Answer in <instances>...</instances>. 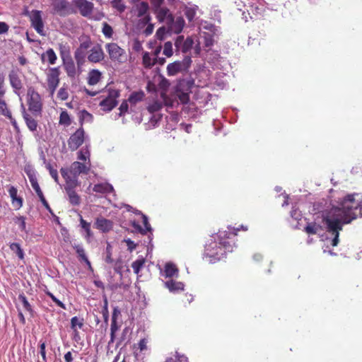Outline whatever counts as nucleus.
<instances>
[{"instance_id":"nucleus-1","label":"nucleus","mask_w":362,"mask_h":362,"mask_svg":"<svg viewBox=\"0 0 362 362\" xmlns=\"http://www.w3.org/2000/svg\"><path fill=\"white\" fill-rule=\"evenodd\" d=\"M356 196L358 195L348 194L336 204H332L326 209L315 214L314 221L308 223L305 231L308 234H316L322 241L337 246L343 226L362 217V199L358 201Z\"/></svg>"},{"instance_id":"nucleus-2","label":"nucleus","mask_w":362,"mask_h":362,"mask_svg":"<svg viewBox=\"0 0 362 362\" xmlns=\"http://www.w3.org/2000/svg\"><path fill=\"white\" fill-rule=\"evenodd\" d=\"M231 234V231L219 230L211 236L205 245L204 258L210 263H215L222 259L227 252H232L234 244L230 238Z\"/></svg>"},{"instance_id":"nucleus-3","label":"nucleus","mask_w":362,"mask_h":362,"mask_svg":"<svg viewBox=\"0 0 362 362\" xmlns=\"http://www.w3.org/2000/svg\"><path fill=\"white\" fill-rule=\"evenodd\" d=\"M90 167V163L89 162L82 163L75 161L69 169L62 168L60 171L66 182L71 186H77L78 185V176L81 173H87Z\"/></svg>"},{"instance_id":"nucleus-4","label":"nucleus","mask_w":362,"mask_h":362,"mask_svg":"<svg viewBox=\"0 0 362 362\" xmlns=\"http://www.w3.org/2000/svg\"><path fill=\"white\" fill-rule=\"evenodd\" d=\"M191 83L185 80L179 81L175 88V95L182 103H187L189 100Z\"/></svg>"},{"instance_id":"nucleus-5","label":"nucleus","mask_w":362,"mask_h":362,"mask_svg":"<svg viewBox=\"0 0 362 362\" xmlns=\"http://www.w3.org/2000/svg\"><path fill=\"white\" fill-rule=\"evenodd\" d=\"M105 48L111 60L122 63L127 59L125 51L117 44L114 42L107 43Z\"/></svg>"},{"instance_id":"nucleus-6","label":"nucleus","mask_w":362,"mask_h":362,"mask_svg":"<svg viewBox=\"0 0 362 362\" xmlns=\"http://www.w3.org/2000/svg\"><path fill=\"white\" fill-rule=\"evenodd\" d=\"M119 91L117 90H110L107 95L100 102V106L104 111L112 110L117 104V99L119 97Z\"/></svg>"},{"instance_id":"nucleus-7","label":"nucleus","mask_w":362,"mask_h":362,"mask_svg":"<svg viewBox=\"0 0 362 362\" xmlns=\"http://www.w3.org/2000/svg\"><path fill=\"white\" fill-rule=\"evenodd\" d=\"M28 98L29 110L35 114H40L42 110V101L40 94L33 89H29Z\"/></svg>"},{"instance_id":"nucleus-8","label":"nucleus","mask_w":362,"mask_h":362,"mask_svg":"<svg viewBox=\"0 0 362 362\" xmlns=\"http://www.w3.org/2000/svg\"><path fill=\"white\" fill-rule=\"evenodd\" d=\"M191 62L190 58H185L182 61H176L167 66L168 76H175L179 73L186 71Z\"/></svg>"},{"instance_id":"nucleus-9","label":"nucleus","mask_w":362,"mask_h":362,"mask_svg":"<svg viewBox=\"0 0 362 362\" xmlns=\"http://www.w3.org/2000/svg\"><path fill=\"white\" fill-rule=\"evenodd\" d=\"M59 71L58 68H52L47 74V86L50 95L52 96L59 83Z\"/></svg>"},{"instance_id":"nucleus-10","label":"nucleus","mask_w":362,"mask_h":362,"mask_svg":"<svg viewBox=\"0 0 362 362\" xmlns=\"http://www.w3.org/2000/svg\"><path fill=\"white\" fill-rule=\"evenodd\" d=\"M160 276L165 280L177 279L179 276V270L173 262H166L163 267L160 269Z\"/></svg>"},{"instance_id":"nucleus-11","label":"nucleus","mask_w":362,"mask_h":362,"mask_svg":"<svg viewBox=\"0 0 362 362\" xmlns=\"http://www.w3.org/2000/svg\"><path fill=\"white\" fill-rule=\"evenodd\" d=\"M30 18L32 26L35 28L37 33L45 35L44 23L42 18V13L40 11L33 10L30 13Z\"/></svg>"},{"instance_id":"nucleus-12","label":"nucleus","mask_w":362,"mask_h":362,"mask_svg":"<svg viewBox=\"0 0 362 362\" xmlns=\"http://www.w3.org/2000/svg\"><path fill=\"white\" fill-rule=\"evenodd\" d=\"M84 141V131L82 129L76 130L69 138L68 144L69 148L74 151L77 149Z\"/></svg>"},{"instance_id":"nucleus-13","label":"nucleus","mask_w":362,"mask_h":362,"mask_svg":"<svg viewBox=\"0 0 362 362\" xmlns=\"http://www.w3.org/2000/svg\"><path fill=\"white\" fill-rule=\"evenodd\" d=\"M8 79L14 93L19 95V91L23 88V83L20 78L18 71L11 70L8 74Z\"/></svg>"},{"instance_id":"nucleus-14","label":"nucleus","mask_w":362,"mask_h":362,"mask_svg":"<svg viewBox=\"0 0 362 362\" xmlns=\"http://www.w3.org/2000/svg\"><path fill=\"white\" fill-rule=\"evenodd\" d=\"M104 52L100 45L93 47L88 55V59L92 63H98L104 59Z\"/></svg>"},{"instance_id":"nucleus-15","label":"nucleus","mask_w":362,"mask_h":362,"mask_svg":"<svg viewBox=\"0 0 362 362\" xmlns=\"http://www.w3.org/2000/svg\"><path fill=\"white\" fill-rule=\"evenodd\" d=\"M164 286L170 293H177L183 291L185 284L182 281H177L176 279L163 280Z\"/></svg>"},{"instance_id":"nucleus-16","label":"nucleus","mask_w":362,"mask_h":362,"mask_svg":"<svg viewBox=\"0 0 362 362\" xmlns=\"http://www.w3.org/2000/svg\"><path fill=\"white\" fill-rule=\"evenodd\" d=\"M74 4L82 16H88L92 13L93 4L91 2L86 0H75Z\"/></svg>"},{"instance_id":"nucleus-17","label":"nucleus","mask_w":362,"mask_h":362,"mask_svg":"<svg viewBox=\"0 0 362 362\" xmlns=\"http://www.w3.org/2000/svg\"><path fill=\"white\" fill-rule=\"evenodd\" d=\"M193 44L194 41L192 37H187L185 40L183 36H178L175 42L177 49L182 52H188L192 48Z\"/></svg>"},{"instance_id":"nucleus-18","label":"nucleus","mask_w":362,"mask_h":362,"mask_svg":"<svg viewBox=\"0 0 362 362\" xmlns=\"http://www.w3.org/2000/svg\"><path fill=\"white\" fill-rule=\"evenodd\" d=\"M157 18L159 21L165 23L166 25L172 22L173 16L170 11L166 8H158L156 9Z\"/></svg>"},{"instance_id":"nucleus-19","label":"nucleus","mask_w":362,"mask_h":362,"mask_svg":"<svg viewBox=\"0 0 362 362\" xmlns=\"http://www.w3.org/2000/svg\"><path fill=\"white\" fill-rule=\"evenodd\" d=\"M63 64L69 77L75 78L78 75L79 69L76 67L75 63L74 62L72 58L63 61Z\"/></svg>"},{"instance_id":"nucleus-20","label":"nucleus","mask_w":362,"mask_h":362,"mask_svg":"<svg viewBox=\"0 0 362 362\" xmlns=\"http://www.w3.org/2000/svg\"><path fill=\"white\" fill-rule=\"evenodd\" d=\"M95 226L102 232H108L112 230L113 227L112 222L103 217L97 218L95 222Z\"/></svg>"},{"instance_id":"nucleus-21","label":"nucleus","mask_w":362,"mask_h":362,"mask_svg":"<svg viewBox=\"0 0 362 362\" xmlns=\"http://www.w3.org/2000/svg\"><path fill=\"white\" fill-rule=\"evenodd\" d=\"M170 32L180 33L185 25V20L182 17H177L175 19L172 18V22L167 25Z\"/></svg>"},{"instance_id":"nucleus-22","label":"nucleus","mask_w":362,"mask_h":362,"mask_svg":"<svg viewBox=\"0 0 362 362\" xmlns=\"http://www.w3.org/2000/svg\"><path fill=\"white\" fill-rule=\"evenodd\" d=\"M136 213H137L138 214L141 215V217L142 218V222H143V224H144V228L140 226L135 221H133V223H132L133 227L136 230H139L140 233H141L143 234H145L148 231H150L151 230V228L150 224H149V223L148 221L147 217L145 215H144L143 214H141L140 211H136Z\"/></svg>"},{"instance_id":"nucleus-23","label":"nucleus","mask_w":362,"mask_h":362,"mask_svg":"<svg viewBox=\"0 0 362 362\" xmlns=\"http://www.w3.org/2000/svg\"><path fill=\"white\" fill-rule=\"evenodd\" d=\"M148 350V340L146 339H141L138 343V346L134 351L136 362H139V357L141 356L142 354H145Z\"/></svg>"},{"instance_id":"nucleus-24","label":"nucleus","mask_w":362,"mask_h":362,"mask_svg":"<svg viewBox=\"0 0 362 362\" xmlns=\"http://www.w3.org/2000/svg\"><path fill=\"white\" fill-rule=\"evenodd\" d=\"M76 187V186H71L67 182H66L65 189L69 196V201L73 205H77L80 202L79 197L74 190V188Z\"/></svg>"},{"instance_id":"nucleus-25","label":"nucleus","mask_w":362,"mask_h":362,"mask_svg":"<svg viewBox=\"0 0 362 362\" xmlns=\"http://www.w3.org/2000/svg\"><path fill=\"white\" fill-rule=\"evenodd\" d=\"M102 74L98 69H93L89 71L88 75V83L90 86H94L98 83L101 80Z\"/></svg>"},{"instance_id":"nucleus-26","label":"nucleus","mask_w":362,"mask_h":362,"mask_svg":"<svg viewBox=\"0 0 362 362\" xmlns=\"http://www.w3.org/2000/svg\"><path fill=\"white\" fill-rule=\"evenodd\" d=\"M22 109H23V118L25 121V123L28 127V129L32 131V132H34L37 129V122L35 121V119H34L32 117H30L26 112H25V109L23 106V105L22 104Z\"/></svg>"},{"instance_id":"nucleus-27","label":"nucleus","mask_w":362,"mask_h":362,"mask_svg":"<svg viewBox=\"0 0 362 362\" xmlns=\"http://www.w3.org/2000/svg\"><path fill=\"white\" fill-rule=\"evenodd\" d=\"M93 190L97 193L106 194L112 192L113 187L108 183H100L95 185Z\"/></svg>"},{"instance_id":"nucleus-28","label":"nucleus","mask_w":362,"mask_h":362,"mask_svg":"<svg viewBox=\"0 0 362 362\" xmlns=\"http://www.w3.org/2000/svg\"><path fill=\"white\" fill-rule=\"evenodd\" d=\"M156 61L157 59L152 54L144 53L142 62L146 68H151L156 63Z\"/></svg>"},{"instance_id":"nucleus-29","label":"nucleus","mask_w":362,"mask_h":362,"mask_svg":"<svg viewBox=\"0 0 362 362\" xmlns=\"http://www.w3.org/2000/svg\"><path fill=\"white\" fill-rule=\"evenodd\" d=\"M57 59V55L52 49H48L42 54V60L43 62H48L50 64H54Z\"/></svg>"},{"instance_id":"nucleus-30","label":"nucleus","mask_w":362,"mask_h":362,"mask_svg":"<svg viewBox=\"0 0 362 362\" xmlns=\"http://www.w3.org/2000/svg\"><path fill=\"white\" fill-rule=\"evenodd\" d=\"M197 11H198L197 6L193 5V4H188L187 6H185V14L186 17L187 18V19L189 21H192L194 18Z\"/></svg>"},{"instance_id":"nucleus-31","label":"nucleus","mask_w":362,"mask_h":362,"mask_svg":"<svg viewBox=\"0 0 362 362\" xmlns=\"http://www.w3.org/2000/svg\"><path fill=\"white\" fill-rule=\"evenodd\" d=\"M86 51L78 48L74 53V58L76 59L78 69H80L85 62Z\"/></svg>"},{"instance_id":"nucleus-32","label":"nucleus","mask_w":362,"mask_h":362,"mask_svg":"<svg viewBox=\"0 0 362 362\" xmlns=\"http://www.w3.org/2000/svg\"><path fill=\"white\" fill-rule=\"evenodd\" d=\"M74 249L76 250V253L78 254V257L81 258L82 260H83L87 266L88 267V269L92 270V267L90 264V261L88 259L85 250L82 245H75L74 246Z\"/></svg>"},{"instance_id":"nucleus-33","label":"nucleus","mask_w":362,"mask_h":362,"mask_svg":"<svg viewBox=\"0 0 362 362\" xmlns=\"http://www.w3.org/2000/svg\"><path fill=\"white\" fill-rule=\"evenodd\" d=\"M0 115H2L12 120L11 113L7 107L6 103L0 97ZM13 125L16 124V121H11Z\"/></svg>"},{"instance_id":"nucleus-34","label":"nucleus","mask_w":362,"mask_h":362,"mask_svg":"<svg viewBox=\"0 0 362 362\" xmlns=\"http://www.w3.org/2000/svg\"><path fill=\"white\" fill-rule=\"evenodd\" d=\"M80 225L85 232V234H84L85 238L88 241H89L90 237L92 236V232L90 230V223L87 222L82 217H81Z\"/></svg>"},{"instance_id":"nucleus-35","label":"nucleus","mask_w":362,"mask_h":362,"mask_svg":"<svg viewBox=\"0 0 362 362\" xmlns=\"http://www.w3.org/2000/svg\"><path fill=\"white\" fill-rule=\"evenodd\" d=\"M144 98V93L142 92H134L132 93L129 98L128 102L131 105V108L134 106L138 102L142 100Z\"/></svg>"},{"instance_id":"nucleus-36","label":"nucleus","mask_w":362,"mask_h":362,"mask_svg":"<svg viewBox=\"0 0 362 362\" xmlns=\"http://www.w3.org/2000/svg\"><path fill=\"white\" fill-rule=\"evenodd\" d=\"M9 247L11 251H13L14 253L16 254V255L18 256V257L20 259H24V256H25L24 252H23V249L21 248L20 244H18L17 243H13L10 244Z\"/></svg>"},{"instance_id":"nucleus-37","label":"nucleus","mask_w":362,"mask_h":362,"mask_svg":"<svg viewBox=\"0 0 362 362\" xmlns=\"http://www.w3.org/2000/svg\"><path fill=\"white\" fill-rule=\"evenodd\" d=\"M59 50L62 61L71 58L69 46L66 44H60Z\"/></svg>"},{"instance_id":"nucleus-38","label":"nucleus","mask_w":362,"mask_h":362,"mask_svg":"<svg viewBox=\"0 0 362 362\" xmlns=\"http://www.w3.org/2000/svg\"><path fill=\"white\" fill-rule=\"evenodd\" d=\"M145 262H146V260H145L144 258L140 257L138 259H136V260H135L134 262H132V269L134 270V272L136 274L139 275V272L144 267Z\"/></svg>"},{"instance_id":"nucleus-39","label":"nucleus","mask_w":362,"mask_h":362,"mask_svg":"<svg viewBox=\"0 0 362 362\" xmlns=\"http://www.w3.org/2000/svg\"><path fill=\"white\" fill-rule=\"evenodd\" d=\"M78 159L81 160H83L84 163L89 162L90 163V151L88 146L82 148L78 151Z\"/></svg>"},{"instance_id":"nucleus-40","label":"nucleus","mask_w":362,"mask_h":362,"mask_svg":"<svg viewBox=\"0 0 362 362\" xmlns=\"http://www.w3.org/2000/svg\"><path fill=\"white\" fill-rule=\"evenodd\" d=\"M213 34L214 33H209L204 30H202L200 32V34H199L200 38L204 39V44H205V46L207 47H209L213 45V42H214Z\"/></svg>"},{"instance_id":"nucleus-41","label":"nucleus","mask_w":362,"mask_h":362,"mask_svg":"<svg viewBox=\"0 0 362 362\" xmlns=\"http://www.w3.org/2000/svg\"><path fill=\"white\" fill-rule=\"evenodd\" d=\"M71 118L66 111H62L60 114L59 123L64 127H68L71 124Z\"/></svg>"},{"instance_id":"nucleus-42","label":"nucleus","mask_w":362,"mask_h":362,"mask_svg":"<svg viewBox=\"0 0 362 362\" xmlns=\"http://www.w3.org/2000/svg\"><path fill=\"white\" fill-rule=\"evenodd\" d=\"M163 107V103L159 100H153L148 106V110L151 113H154L159 111Z\"/></svg>"},{"instance_id":"nucleus-43","label":"nucleus","mask_w":362,"mask_h":362,"mask_svg":"<svg viewBox=\"0 0 362 362\" xmlns=\"http://www.w3.org/2000/svg\"><path fill=\"white\" fill-rule=\"evenodd\" d=\"M71 328L74 329V332H76L78 329L82 328L83 325V320L77 317H74L71 320Z\"/></svg>"},{"instance_id":"nucleus-44","label":"nucleus","mask_w":362,"mask_h":362,"mask_svg":"<svg viewBox=\"0 0 362 362\" xmlns=\"http://www.w3.org/2000/svg\"><path fill=\"white\" fill-rule=\"evenodd\" d=\"M136 9L139 16H144L148 10V5L146 2L142 1L137 5Z\"/></svg>"},{"instance_id":"nucleus-45","label":"nucleus","mask_w":362,"mask_h":362,"mask_svg":"<svg viewBox=\"0 0 362 362\" xmlns=\"http://www.w3.org/2000/svg\"><path fill=\"white\" fill-rule=\"evenodd\" d=\"M163 53L167 57H170L173 54V44L171 42H166L163 46Z\"/></svg>"},{"instance_id":"nucleus-46","label":"nucleus","mask_w":362,"mask_h":362,"mask_svg":"<svg viewBox=\"0 0 362 362\" xmlns=\"http://www.w3.org/2000/svg\"><path fill=\"white\" fill-rule=\"evenodd\" d=\"M69 95L68 88L66 87H62L57 93V98L60 100H66Z\"/></svg>"},{"instance_id":"nucleus-47","label":"nucleus","mask_w":362,"mask_h":362,"mask_svg":"<svg viewBox=\"0 0 362 362\" xmlns=\"http://www.w3.org/2000/svg\"><path fill=\"white\" fill-rule=\"evenodd\" d=\"M110 4L113 8H115L119 12H122L125 9V6L122 0H112Z\"/></svg>"},{"instance_id":"nucleus-48","label":"nucleus","mask_w":362,"mask_h":362,"mask_svg":"<svg viewBox=\"0 0 362 362\" xmlns=\"http://www.w3.org/2000/svg\"><path fill=\"white\" fill-rule=\"evenodd\" d=\"M102 31L103 35L108 38L112 37L113 35V30L112 27L107 23H103Z\"/></svg>"},{"instance_id":"nucleus-49","label":"nucleus","mask_w":362,"mask_h":362,"mask_svg":"<svg viewBox=\"0 0 362 362\" xmlns=\"http://www.w3.org/2000/svg\"><path fill=\"white\" fill-rule=\"evenodd\" d=\"M46 168L49 170L51 177L54 180V181L58 183L59 177L57 170L52 166L50 163H47Z\"/></svg>"},{"instance_id":"nucleus-50","label":"nucleus","mask_w":362,"mask_h":362,"mask_svg":"<svg viewBox=\"0 0 362 362\" xmlns=\"http://www.w3.org/2000/svg\"><path fill=\"white\" fill-rule=\"evenodd\" d=\"M129 102L128 100H124L119 107V116L121 117L124 115L125 113L128 112L129 110Z\"/></svg>"},{"instance_id":"nucleus-51","label":"nucleus","mask_w":362,"mask_h":362,"mask_svg":"<svg viewBox=\"0 0 362 362\" xmlns=\"http://www.w3.org/2000/svg\"><path fill=\"white\" fill-rule=\"evenodd\" d=\"M105 260L108 264H112L114 260L112 258V248L110 244L107 245L106 247V256Z\"/></svg>"},{"instance_id":"nucleus-52","label":"nucleus","mask_w":362,"mask_h":362,"mask_svg":"<svg viewBox=\"0 0 362 362\" xmlns=\"http://www.w3.org/2000/svg\"><path fill=\"white\" fill-rule=\"evenodd\" d=\"M165 362H188V359L183 355L177 356L175 358H167Z\"/></svg>"},{"instance_id":"nucleus-53","label":"nucleus","mask_w":362,"mask_h":362,"mask_svg":"<svg viewBox=\"0 0 362 362\" xmlns=\"http://www.w3.org/2000/svg\"><path fill=\"white\" fill-rule=\"evenodd\" d=\"M81 119L83 122H91L93 121V115L86 110L81 112Z\"/></svg>"},{"instance_id":"nucleus-54","label":"nucleus","mask_w":362,"mask_h":362,"mask_svg":"<svg viewBox=\"0 0 362 362\" xmlns=\"http://www.w3.org/2000/svg\"><path fill=\"white\" fill-rule=\"evenodd\" d=\"M19 299L22 303L23 308L27 311H30L31 307L26 298L24 296H20Z\"/></svg>"},{"instance_id":"nucleus-55","label":"nucleus","mask_w":362,"mask_h":362,"mask_svg":"<svg viewBox=\"0 0 362 362\" xmlns=\"http://www.w3.org/2000/svg\"><path fill=\"white\" fill-rule=\"evenodd\" d=\"M16 223L18 224L19 228L25 231L26 226H25V218L23 216L18 217L16 220Z\"/></svg>"},{"instance_id":"nucleus-56","label":"nucleus","mask_w":362,"mask_h":362,"mask_svg":"<svg viewBox=\"0 0 362 362\" xmlns=\"http://www.w3.org/2000/svg\"><path fill=\"white\" fill-rule=\"evenodd\" d=\"M203 29L207 30L209 33H214L216 30L215 27L212 24L206 22L202 25L201 31L203 30Z\"/></svg>"},{"instance_id":"nucleus-57","label":"nucleus","mask_w":362,"mask_h":362,"mask_svg":"<svg viewBox=\"0 0 362 362\" xmlns=\"http://www.w3.org/2000/svg\"><path fill=\"white\" fill-rule=\"evenodd\" d=\"M45 343L41 342L40 344V354L42 358L43 362H47L46 351H45Z\"/></svg>"},{"instance_id":"nucleus-58","label":"nucleus","mask_w":362,"mask_h":362,"mask_svg":"<svg viewBox=\"0 0 362 362\" xmlns=\"http://www.w3.org/2000/svg\"><path fill=\"white\" fill-rule=\"evenodd\" d=\"M91 46V41L89 39H86L81 42L79 48L86 51Z\"/></svg>"},{"instance_id":"nucleus-59","label":"nucleus","mask_w":362,"mask_h":362,"mask_svg":"<svg viewBox=\"0 0 362 362\" xmlns=\"http://www.w3.org/2000/svg\"><path fill=\"white\" fill-rule=\"evenodd\" d=\"M13 206L16 209H19L23 206V199L21 197H16L11 200Z\"/></svg>"},{"instance_id":"nucleus-60","label":"nucleus","mask_w":362,"mask_h":362,"mask_svg":"<svg viewBox=\"0 0 362 362\" xmlns=\"http://www.w3.org/2000/svg\"><path fill=\"white\" fill-rule=\"evenodd\" d=\"M132 49L137 52L141 51L143 49L141 42L138 40H134L132 45Z\"/></svg>"},{"instance_id":"nucleus-61","label":"nucleus","mask_w":362,"mask_h":362,"mask_svg":"<svg viewBox=\"0 0 362 362\" xmlns=\"http://www.w3.org/2000/svg\"><path fill=\"white\" fill-rule=\"evenodd\" d=\"M5 93L4 76L2 74H0V97H3Z\"/></svg>"},{"instance_id":"nucleus-62","label":"nucleus","mask_w":362,"mask_h":362,"mask_svg":"<svg viewBox=\"0 0 362 362\" xmlns=\"http://www.w3.org/2000/svg\"><path fill=\"white\" fill-rule=\"evenodd\" d=\"M291 216L295 220H300L301 218V214L297 209L293 207L291 211Z\"/></svg>"},{"instance_id":"nucleus-63","label":"nucleus","mask_w":362,"mask_h":362,"mask_svg":"<svg viewBox=\"0 0 362 362\" xmlns=\"http://www.w3.org/2000/svg\"><path fill=\"white\" fill-rule=\"evenodd\" d=\"M165 33V28L161 27L156 31V36L158 40H162L164 38Z\"/></svg>"},{"instance_id":"nucleus-64","label":"nucleus","mask_w":362,"mask_h":362,"mask_svg":"<svg viewBox=\"0 0 362 362\" xmlns=\"http://www.w3.org/2000/svg\"><path fill=\"white\" fill-rule=\"evenodd\" d=\"M124 241L125 242L127 248L130 252H132L136 248V245L131 239H125Z\"/></svg>"}]
</instances>
